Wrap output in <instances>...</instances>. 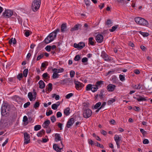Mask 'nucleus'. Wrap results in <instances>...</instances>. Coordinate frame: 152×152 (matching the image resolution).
I'll return each mask as SVG.
<instances>
[{"label":"nucleus","instance_id":"nucleus-2","mask_svg":"<svg viewBox=\"0 0 152 152\" xmlns=\"http://www.w3.org/2000/svg\"><path fill=\"white\" fill-rule=\"evenodd\" d=\"M41 1L40 0H34L32 4L31 8L34 12L37 11L40 7Z\"/></svg>","mask_w":152,"mask_h":152},{"label":"nucleus","instance_id":"nucleus-50","mask_svg":"<svg viewBox=\"0 0 152 152\" xmlns=\"http://www.w3.org/2000/svg\"><path fill=\"white\" fill-rule=\"evenodd\" d=\"M73 95V94L72 93H69L66 95L65 97L67 99H69Z\"/></svg>","mask_w":152,"mask_h":152},{"label":"nucleus","instance_id":"nucleus-8","mask_svg":"<svg viewBox=\"0 0 152 152\" xmlns=\"http://www.w3.org/2000/svg\"><path fill=\"white\" fill-rule=\"evenodd\" d=\"M74 83L75 84V87L77 90L81 89L84 86L83 83L75 80Z\"/></svg>","mask_w":152,"mask_h":152},{"label":"nucleus","instance_id":"nucleus-17","mask_svg":"<svg viewBox=\"0 0 152 152\" xmlns=\"http://www.w3.org/2000/svg\"><path fill=\"white\" fill-rule=\"evenodd\" d=\"M50 124V121L49 120H47L45 121L42 125L44 128H47Z\"/></svg>","mask_w":152,"mask_h":152},{"label":"nucleus","instance_id":"nucleus-6","mask_svg":"<svg viewBox=\"0 0 152 152\" xmlns=\"http://www.w3.org/2000/svg\"><path fill=\"white\" fill-rule=\"evenodd\" d=\"M13 15V12L10 10H5L2 13V16L6 18H9Z\"/></svg>","mask_w":152,"mask_h":152},{"label":"nucleus","instance_id":"nucleus-58","mask_svg":"<svg viewBox=\"0 0 152 152\" xmlns=\"http://www.w3.org/2000/svg\"><path fill=\"white\" fill-rule=\"evenodd\" d=\"M53 113V111L52 110H49L48 112L46 113V115L48 116Z\"/></svg>","mask_w":152,"mask_h":152},{"label":"nucleus","instance_id":"nucleus-22","mask_svg":"<svg viewBox=\"0 0 152 152\" xmlns=\"http://www.w3.org/2000/svg\"><path fill=\"white\" fill-rule=\"evenodd\" d=\"M39 88H43L45 86V84L42 80H40L39 82Z\"/></svg>","mask_w":152,"mask_h":152},{"label":"nucleus","instance_id":"nucleus-21","mask_svg":"<svg viewBox=\"0 0 152 152\" xmlns=\"http://www.w3.org/2000/svg\"><path fill=\"white\" fill-rule=\"evenodd\" d=\"M70 109L69 107H67L64 110V113L66 116H68L69 115L70 113Z\"/></svg>","mask_w":152,"mask_h":152},{"label":"nucleus","instance_id":"nucleus-34","mask_svg":"<svg viewBox=\"0 0 152 152\" xmlns=\"http://www.w3.org/2000/svg\"><path fill=\"white\" fill-rule=\"evenodd\" d=\"M139 33L144 37H147L148 36V33L147 32H143L141 31L139 32Z\"/></svg>","mask_w":152,"mask_h":152},{"label":"nucleus","instance_id":"nucleus-39","mask_svg":"<svg viewBox=\"0 0 152 152\" xmlns=\"http://www.w3.org/2000/svg\"><path fill=\"white\" fill-rule=\"evenodd\" d=\"M28 72V70L27 69H25L23 71V75L25 77H26L27 76Z\"/></svg>","mask_w":152,"mask_h":152},{"label":"nucleus","instance_id":"nucleus-16","mask_svg":"<svg viewBox=\"0 0 152 152\" xmlns=\"http://www.w3.org/2000/svg\"><path fill=\"white\" fill-rule=\"evenodd\" d=\"M66 23L62 24L61 26V31L62 32H65L66 31Z\"/></svg>","mask_w":152,"mask_h":152},{"label":"nucleus","instance_id":"nucleus-30","mask_svg":"<svg viewBox=\"0 0 152 152\" xmlns=\"http://www.w3.org/2000/svg\"><path fill=\"white\" fill-rule=\"evenodd\" d=\"M91 91L93 92H95L96 91L98 90V88H97L95 85H93L92 87V88Z\"/></svg>","mask_w":152,"mask_h":152},{"label":"nucleus","instance_id":"nucleus-20","mask_svg":"<svg viewBox=\"0 0 152 152\" xmlns=\"http://www.w3.org/2000/svg\"><path fill=\"white\" fill-rule=\"evenodd\" d=\"M104 82L102 80L98 81L97 82L95 83V85L96 87L99 88V87H100L102 85L104 84Z\"/></svg>","mask_w":152,"mask_h":152},{"label":"nucleus","instance_id":"nucleus-5","mask_svg":"<svg viewBox=\"0 0 152 152\" xmlns=\"http://www.w3.org/2000/svg\"><path fill=\"white\" fill-rule=\"evenodd\" d=\"M92 114V111L89 109L84 110L83 113V117L85 118H88L90 117Z\"/></svg>","mask_w":152,"mask_h":152},{"label":"nucleus","instance_id":"nucleus-57","mask_svg":"<svg viewBox=\"0 0 152 152\" xmlns=\"http://www.w3.org/2000/svg\"><path fill=\"white\" fill-rule=\"evenodd\" d=\"M84 1L85 2V4L88 7L90 5V4L89 3V2L90 1L89 0H84Z\"/></svg>","mask_w":152,"mask_h":152},{"label":"nucleus","instance_id":"nucleus-51","mask_svg":"<svg viewBox=\"0 0 152 152\" xmlns=\"http://www.w3.org/2000/svg\"><path fill=\"white\" fill-rule=\"evenodd\" d=\"M51 46L48 45L45 47V49L47 51L49 52L51 50Z\"/></svg>","mask_w":152,"mask_h":152},{"label":"nucleus","instance_id":"nucleus-43","mask_svg":"<svg viewBox=\"0 0 152 152\" xmlns=\"http://www.w3.org/2000/svg\"><path fill=\"white\" fill-rule=\"evenodd\" d=\"M55 97V99L56 100H58L60 98V96L59 95H56V94H54L53 95L52 97Z\"/></svg>","mask_w":152,"mask_h":152},{"label":"nucleus","instance_id":"nucleus-14","mask_svg":"<svg viewBox=\"0 0 152 152\" xmlns=\"http://www.w3.org/2000/svg\"><path fill=\"white\" fill-rule=\"evenodd\" d=\"M101 56L106 61H110L111 60L110 58L108 56L104 51L102 52Z\"/></svg>","mask_w":152,"mask_h":152},{"label":"nucleus","instance_id":"nucleus-61","mask_svg":"<svg viewBox=\"0 0 152 152\" xmlns=\"http://www.w3.org/2000/svg\"><path fill=\"white\" fill-rule=\"evenodd\" d=\"M88 59L86 57H84L82 59V62L83 63H85L88 61Z\"/></svg>","mask_w":152,"mask_h":152},{"label":"nucleus","instance_id":"nucleus-64","mask_svg":"<svg viewBox=\"0 0 152 152\" xmlns=\"http://www.w3.org/2000/svg\"><path fill=\"white\" fill-rule=\"evenodd\" d=\"M64 69L63 68H60L58 69H57V71L58 72V73L60 72H63L64 71Z\"/></svg>","mask_w":152,"mask_h":152},{"label":"nucleus","instance_id":"nucleus-45","mask_svg":"<svg viewBox=\"0 0 152 152\" xmlns=\"http://www.w3.org/2000/svg\"><path fill=\"white\" fill-rule=\"evenodd\" d=\"M80 57L79 55H77L75 56L74 58V60L75 61H78L80 59Z\"/></svg>","mask_w":152,"mask_h":152},{"label":"nucleus","instance_id":"nucleus-27","mask_svg":"<svg viewBox=\"0 0 152 152\" xmlns=\"http://www.w3.org/2000/svg\"><path fill=\"white\" fill-rule=\"evenodd\" d=\"M12 99L14 100H15L17 102H18L20 100V97L17 95H15L12 97Z\"/></svg>","mask_w":152,"mask_h":152},{"label":"nucleus","instance_id":"nucleus-56","mask_svg":"<svg viewBox=\"0 0 152 152\" xmlns=\"http://www.w3.org/2000/svg\"><path fill=\"white\" fill-rule=\"evenodd\" d=\"M56 116L57 118H60L62 116V113L60 112H58L56 114Z\"/></svg>","mask_w":152,"mask_h":152},{"label":"nucleus","instance_id":"nucleus-36","mask_svg":"<svg viewBox=\"0 0 152 152\" xmlns=\"http://www.w3.org/2000/svg\"><path fill=\"white\" fill-rule=\"evenodd\" d=\"M41 125H37L35 126L34 127V130L35 131H38L41 129Z\"/></svg>","mask_w":152,"mask_h":152},{"label":"nucleus","instance_id":"nucleus-1","mask_svg":"<svg viewBox=\"0 0 152 152\" xmlns=\"http://www.w3.org/2000/svg\"><path fill=\"white\" fill-rule=\"evenodd\" d=\"M10 107L7 103L3 104L1 107V114L4 116L9 113L10 110Z\"/></svg>","mask_w":152,"mask_h":152},{"label":"nucleus","instance_id":"nucleus-53","mask_svg":"<svg viewBox=\"0 0 152 152\" xmlns=\"http://www.w3.org/2000/svg\"><path fill=\"white\" fill-rule=\"evenodd\" d=\"M75 74V72L74 71L72 70L70 71V75L71 77H74Z\"/></svg>","mask_w":152,"mask_h":152},{"label":"nucleus","instance_id":"nucleus-24","mask_svg":"<svg viewBox=\"0 0 152 152\" xmlns=\"http://www.w3.org/2000/svg\"><path fill=\"white\" fill-rule=\"evenodd\" d=\"M43 134H45V131L44 130L42 129L37 133V135L38 137H41Z\"/></svg>","mask_w":152,"mask_h":152},{"label":"nucleus","instance_id":"nucleus-26","mask_svg":"<svg viewBox=\"0 0 152 152\" xmlns=\"http://www.w3.org/2000/svg\"><path fill=\"white\" fill-rule=\"evenodd\" d=\"M94 38L93 37L89 38L88 39V44H90L92 45H93L94 44Z\"/></svg>","mask_w":152,"mask_h":152},{"label":"nucleus","instance_id":"nucleus-54","mask_svg":"<svg viewBox=\"0 0 152 152\" xmlns=\"http://www.w3.org/2000/svg\"><path fill=\"white\" fill-rule=\"evenodd\" d=\"M30 104V103L29 102H28L25 103L23 105V107L25 108H27Z\"/></svg>","mask_w":152,"mask_h":152},{"label":"nucleus","instance_id":"nucleus-31","mask_svg":"<svg viewBox=\"0 0 152 152\" xmlns=\"http://www.w3.org/2000/svg\"><path fill=\"white\" fill-rule=\"evenodd\" d=\"M9 42L10 44H11L13 43V44L15 45L16 43V40L15 38H14L13 40V38H12L9 40Z\"/></svg>","mask_w":152,"mask_h":152},{"label":"nucleus","instance_id":"nucleus-62","mask_svg":"<svg viewBox=\"0 0 152 152\" xmlns=\"http://www.w3.org/2000/svg\"><path fill=\"white\" fill-rule=\"evenodd\" d=\"M149 142V140L147 139H145L143 141V143L144 144H148Z\"/></svg>","mask_w":152,"mask_h":152},{"label":"nucleus","instance_id":"nucleus-3","mask_svg":"<svg viewBox=\"0 0 152 152\" xmlns=\"http://www.w3.org/2000/svg\"><path fill=\"white\" fill-rule=\"evenodd\" d=\"M56 37L55 33L51 32L45 39L44 40L45 43L46 44H48L53 41Z\"/></svg>","mask_w":152,"mask_h":152},{"label":"nucleus","instance_id":"nucleus-11","mask_svg":"<svg viewBox=\"0 0 152 152\" xmlns=\"http://www.w3.org/2000/svg\"><path fill=\"white\" fill-rule=\"evenodd\" d=\"M24 143L25 144H27L30 142V137L29 134L27 132H25L24 134Z\"/></svg>","mask_w":152,"mask_h":152},{"label":"nucleus","instance_id":"nucleus-29","mask_svg":"<svg viewBox=\"0 0 152 152\" xmlns=\"http://www.w3.org/2000/svg\"><path fill=\"white\" fill-rule=\"evenodd\" d=\"M92 86L93 85H92L91 84H89L87 85L86 86V90L87 91H88L90 90L91 91Z\"/></svg>","mask_w":152,"mask_h":152},{"label":"nucleus","instance_id":"nucleus-4","mask_svg":"<svg viewBox=\"0 0 152 152\" xmlns=\"http://www.w3.org/2000/svg\"><path fill=\"white\" fill-rule=\"evenodd\" d=\"M135 22L139 25L145 26L148 24L146 20L140 17H137L134 19Z\"/></svg>","mask_w":152,"mask_h":152},{"label":"nucleus","instance_id":"nucleus-49","mask_svg":"<svg viewBox=\"0 0 152 152\" xmlns=\"http://www.w3.org/2000/svg\"><path fill=\"white\" fill-rule=\"evenodd\" d=\"M52 84L51 83H49L48 84V90L49 91H51L52 89Z\"/></svg>","mask_w":152,"mask_h":152},{"label":"nucleus","instance_id":"nucleus-35","mask_svg":"<svg viewBox=\"0 0 152 152\" xmlns=\"http://www.w3.org/2000/svg\"><path fill=\"white\" fill-rule=\"evenodd\" d=\"M118 27V25L114 26H113L112 28L111 29H110L109 31L110 32H113Z\"/></svg>","mask_w":152,"mask_h":152},{"label":"nucleus","instance_id":"nucleus-60","mask_svg":"<svg viewBox=\"0 0 152 152\" xmlns=\"http://www.w3.org/2000/svg\"><path fill=\"white\" fill-rule=\"evenodd\" d=\"M88 141L89 144H91V145H94L93 141L92 140L89 139L88 140Z\"/></svg>","mask_w":152,"mask_h":152},{"label":"nucleus","instance_id":"nucleus-47","mask_svg":"<svg viewBox=\"0 0 152 152\" xmlns=\"http://www.w3.org/2000/svg\"><path fill=\"white\" fill-rule=\"evenodd\" d=\"M52 123L54 122L56 120V117L54 115H53L50 117Z\"/></svg>","mask_w":152,"mask_h":152},{"label":"nucleus","instance_id":"nucleus-13","mask_svg":"<svg viewBox=\"0 0 152 152\" xmlns=\"http://www.w3.org/2000/svg\"><path fill=\"white\" fill-rule=\"evenodd\" d=\"M74 122V119L73 118H70L67 122L66 127L68 128H69L72 126Z\"/></svg>","mask_w":152,"mask_h":152},{"label":"nucleus","instance_id":"nucleus-9","mask_svg":"<svg viewBox=\"0 0 152 152\" xmlns=\"http://www.w3.org/2000/svg\"><path fill=\"white\" fill-rule=\"evenodd\" d=\"M136 97H133V98L136 99L138 102L146 101L147 100L146 99V97H145L143 96H141L139 95H137Z\"/></svg>","mask_w":152,"mask_h":152},{"label":"nucleus","instance_id":"nucleus-40","mask_svg":"<svg viewBox=\"0 0 152 152\" xmlns=\"http://www.w3.org/2000/svg\"><path fill=\"white\" fill-rule=\"evenodd\" d=\"M140 131L141 132L143 136H145L147 134L146 132L144 131L142 129H140Z\"/></svg>","mask_w":152,"mask_h":152},{"label":"nucleus","instance_id":"nucleus-15","mask_svg":"<svg viewBox=\"0 0 152 152\" xmlns=\"http://www.w3.org/2000/svg\"><path fill=\"white\" fill-rule=\"evenodd\" d=\"M96 39L98 43H101L103 40V36L101 34H98L96 37Z\"/></svg>","mask_w":152,"mask_h":152},{"label":"nucleus","instance_id":"nucleus-55","mask_svg":"<svg viewBox=\"0 0 152 152\" xmlns=\"http://www.w3.org/2000/svg\"><path fill=\"white\" fill-rule=\"evenodd\" d=\"M96 146L97 147H100L101 148H104V146L102 145H101L98 142H96Z\"/></svg>","mask_w":152,"mask_h":152},{"label":"nucleus","instance_id":"nucleus-28","mask_svg":"<svg viewBox=\"0 0 152 152\" xmlns=\"http://www.w3.org/2000/svg\"><path fill=\"white\" fill-rule=\"evenodd\" d=\"M79 50H81L85 46V44L83 42H80L79 43Z\"/></svg>","mask_w":152,"mask_h":152},{"label":"nucleus","instance_id":"nucleus-19","mask_svg":"<svg viewBox=\"0 0 152 152\" xmlns=\"http://www.w3.org/2000/svg\"><path fill=\"white\" fill-rule=\"evenodd\" d=\"M80 26V25L79 24H77L76 25H75L71 29L70 31H75L77 30L78 29V28Z\"/></svg>","mask_w":152,"mask_h":152},{"label":"nucleus","instance_id":"nucleus-18","mask_svg":"<svg viewBox=\"0 0 152 152\" xmlns=\"http://www.w3.org/2000/svg\"><path fill=\"white\" fill-rule=\"evenodd\" d=\"M60 102H57V104H54L52 105V108L54 110H56L57 109L58 107L60 105Z\"/></svg>","mask_w":152,"mask_h":152},{"label":"nucleus","instance_id":"nucleus-10","mask_svg":"<svg viewBox=\"0 0 152 152\" xmlns=\"http://www.w3.org/2000/svg\"><path fill=\"white\" fill-rule=\"evenodd\" d=\"M114 139L116 142V144L118 148H120V142L121 141V137L118 135H115L114 137Z\"/></svg>","mask_w":152,"mask_h":152},{"label":"nucleus","instance_id":"nucleus-23","mask_svg":"<svg viewBox=\"0 0 152 152\" xmlns=\"http://www.w3.org/2000/svg\"><path fill=\"white\" fill-rule=\"evenodd\" d=\"M104 90L103 89L101 90L100 91V94H99V97L101 99H103L104 97Z\"/></svg>","mask_w":152,"mask_h":152},{"label":"nucleus","instance_id":"nucleus-44","mask_svg":"<svg viewBox=\"0 0 152 152\" xmlns=\"http://www.w3.org/2000/svg\"><path fill=\"white\" fill-rule=\"evenodd\" d=\"M59 76V75L58 74V73H54L53 74V75H52V77L53 79H56V78H58Z\"/></svg>","mask_w":152,"mask_h":152},{"label":"nucleus","instance_id":"nucleus-7","mask_svg":"<svg viewBox=\"0 0 152 152\" xmlns=\"http://www.w3.org/2000/svg\"><path fill=\"white\" fill-rule=\"evenodd\" d=\"M61 146H60L59 145H57L56 144H55L53 145V149L57 152H61V150L64 147V145L62 141L61 142Z\"/></svg>","mask_w":152,"mask_h":152},{"label":"nucleus","instance_id":"nucleus-63","mask_svg":"<svg viewBox=\"0 0 152 152\" xmlns=\"http://www.w3.org/2000/svg\"><path fill=\"white\" fill-rule=\"evenodd\" d=\"M17 77L18 79L20 80L21 78L23 77V75L22 73L19 74L17 76Z\"/></svg>","mask_w":152,"mask_h":152},{"label":"nucleus","instance_id":"nucleus-42","mask_svg":"<svg viewBox=\"0 0 152 152\" xmlns=\"http://www.w3.org/2000/svg\"><path fill=\"white\" fill-rule=\"evenodd\" d=\"M118 79L117 77L115 76H113L112 77V80L113 83H116L117 82Z\"/></svg>","mask_w":152,"mask_h":152},{"label":"nucleus","instance_id":"nucleus-59","mask_svg":"<svg viewBox=\"0 0 152 152\" xmlns=\"http://www.w3.org/2000/svg\"><path fill=\"white\" fill-rule=\"evenodd\" d=\"M133 109L137 111H139L140 110L139 107L137 106H135L133 107Z\"/></svg>","mask_w":152,"mask_h":152},{"label":"nucleus","instance_id":"nucleus-41","mask_svg":"<svg viewBox=\"0 0 152 152\" xmlns=\"http://www.w3.org/2000/svg\"><path fill=\"white\" fill-rule=\"evenodd\" d=\"M43 78L45 79H48L50 77V76L48 75L47 73H44L42 75Z\"/></svg>","mask_w":152,"mask_h":152},{"label":"nucleus","instance_id":"nucleus-38","mask_svg":"<svg viewBox=\"0 0 152 152\" xmlns=\"http://www.w3.org/2000/svg\"><path fill=\"white\" fill-rule=\"evenodd\" d=\"M101 102H99L96 104L94 106V108L95 109H97L101 105Z\"/></svg>","mask_w":152,"mask_h":152},{"label":"nucleus","instance_id":"nucleus-46","mask_svg":"<svg viewBox=\"0 0 152 152\" xmlns=\"http://www.w3.org/2000/svg\"><path fill=\"white\" fill-rule=\"evenodd\" d=\"M119 77L120 80L122 81H124L125 80V77L123 75H119Z\"/></svg>","mask_w":152,"mask_h":152},{"label":"nucleus","instance_id":"nucleus-33","mask_svg":"<svg viewBox=\"0 0 152 152\" xmlns=\"http://www.w3.org/2000/svg\"><path fill=\"white\" fill-rule=\"evenodd\" d=\"M28 97L30 101H32L33 99V95L31 92H29L28 94Z\"/></svg>","mask_w":152,"mask_h":152},{"label":"nucleus","instance_id":"nucleus-32","mask_svg":"<svg viewBox=\"0 0 152 152\" xmlns=\"http://www.w3.org/2000/svg\"><path fill=\"white\" fill-rule=\"evenodd\" d=\"M115 99L114 98L111 99L109 100L107 102V104L108 105H111L112 103L115 102Z\"/></svg>","mask_w":152,"mask_h":152},{"label":"nucleus","instance_id":"nucleus-37","mask_svg":"<svg viewBox=\"0 0 152 152\" xmlns=\"http://www.w3.org/2000/svg\"><path fill=\"white\" fill-rule=\"evenodd\" d=\"M40 105V103L38 102H36L35 103L34 105V107L35 109L39 107Z\"/></svg>","mask_w":152,"mask_h":152},{"label":"nucleus","instance_id":"nucleus-25","mask_svg":"<svg viewBox=\"0 0 152 152\" xmlns=\"http://www.w3.org/2000/svg\"><path fill=\"white\" fill-rule=\"evenodd\" d=\"M55 140L56 141L61 140V137L59 134H56L55 135Z\"/></svg>","mask_w":152,"mask_h":152},{"label":"nucleus","instance_id":"nucleus-48","mask_svg":"<svg viewBox=\"0 0 152 152\" xmlns=\"http://www.w3.org/2000/svg\"><path fill=\"white\" fill-rule=\"evenodd\" d=\"M44 56V55L43 54H41L40 55L38 56L37 58V61H39L40 59L42 58Z\"/></svg>","mask_w":152,"mask_h":152},{"label":"nucleus","instance_id":"nucleus-12","mask_svg":"<svg viewBox=\"0 0 152 152\" xmlns=\"http://www.w3.org/2000/svg\"><path fill=\"white\" fill-rule=\"evenodd\" d=\"M116 86L115 85L110 84L107 87V89L109 92H112L115 89Z\"/></svg>","mask_w":152,"mask_h":152},{"label":"nucleus","instance_id":"nucleus-52","mask_svg":"<svg viewBox=\"0 0 152 152\" xmlns=\"http://www.w3.org/2000/svg\"><path fill=\"white\" fill-rule=\"evenodd\" d=\"M112 23L111 20L110 19H108L106 23V25H109Z\"/></svg>","mask_w":152,"mask_h":152}]
</instances>
